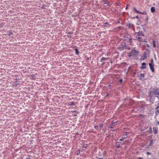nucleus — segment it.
I'll use <instances>...</instances> for the list:
<instances>
[{
	"mask_svg": "<svg viewBox=\"0 0 159 159\" xmlns=\"http://www.w3.org/2000/svg\"><path fill=\"white\" fill-rule=\"evenodd\" d=\"M151 63H150L149 64V66L150 68V69L152 72H154V65L153 63V60L152 59L151 60Z\"/></svg>",
	"mask_w": 159,
	"mask_h": 159,
	"instance_id": "1",
	"label": "nucleus"
},
{
	"mask_svg": "<svg viewBox=\"0 0 159 159\" xmlns=\"http://www.w3.org/2000/svg\"><path fill=\"white\" fill-rule=\"evenodd\" d=\"M133 10L136 13L138 14H140L143 15H146V12L145 11H144L143 12H140L139 11L136 10L135 7L133 8Z\"/></svg>",
	"mask_w": 159,
	"mask_h": 159,
	"instance_id": "2",
	"label": "nucleus"
},
{
	"mask_svg": "<svg viewBox=\"0 0 159 159\" xmlns=\"http://www.w3.org/2000/svg\"><path fill=\"white\" fill-rule=\"evenodd\" d=\"M154 93V95L157 97H158L159 95V91L157 89L155 90Z\"/></svg>",
	"mask_w": 159,
	"mask_h": 159,
	"instance_id": "3",
	"label": "nucleus"
},
{
	"mask_svg": "<svg viewBox=\"0 0 159 159\" xmlns=\"http://www.w3.org/2000/svg\"><path fill=\"white\" fill-rule=\"evenodd\" d=\"M146 68V64L145 62H143L142 64V66L141 67V68L142 69H144Z\"/></svg>",
	"mask_w": 159,
	"mask_h": 159,
	"instance_id": "4",
	"label": "nucleus"
},
{
	"mask_svg": "<svg viewBox=\"0 0 159 159\" xmlns=\"http://www.w3.org/2000/svg\"><path fill=\"white\" fill-rule=\"evenodd\" d=\"M73 48H75V53L77 55H79V52L78 50L76 48V46H74Z\"/></svg>",
	"mask_w": 159,
	"mask_h": 159,
	"instance_id": "5",
	"label": "nucleus"
},
{
	"mask_svg": "<svg viewBox=\"0 0 159 159\" xmlns=\"http://www.w3.org/2000/svg\"><path fill=\"white\" fill-rule=\"evenodd\" d=\"M130 52L132 53H134V56L137 53V52L135 49L132 50Z\"/></svg>",
	"mask_w": 159,
	"mask_h": 159,
	"instance_id": "6",
	"label": "nucleus"
},
{
	"mask_svg": "<svg viewBox=\"0 0 159 159\" xmlns=\"http://www.w3.org/2000/svg\"><path fill=\"white\" fill-rule=\"evenodd\" d=\"M136 39L138 40L139 41L141 42L143 41L141 37L140 36L136 37Z\"/></svg>",
	"mask_w": 159,
	"mask_h": 159,
	"instance_id": "7",
	"label": "nucleus"
},
{
	"mask_svg": "<svg viewBox=\"0 0 159 159\" xmlns=\"http://www.w3.org/2000/svg\"><path fill=\"white\" fill-rule=\"evenodd\" d=\"M151 12L153 13L155 11V7H152L151 8Z\"/></svg>",
	"mask_w": 159,
	"mask_h": 159,
	"instance_id": "8",
	"label": "nucleus"
},
{
	"mask_svg": "<svg viewBox=\"0 0 159 159\" xmlns=\"http://www.w3.org/2000/svg\"><path fill=\"white\" fill-rule=\"evenodd\" d=\"M75 105V102H72L69 103V106H74Z\"/></svg>",
	"mask_w": 159,
	"mask_h": 159,
	"instance_id": "9",
	"label": "nucleus"
},
{
	"mask_svg": "<svg viewBox=\"0 0 159 159\" xmlns=\"http://www.w3.org/2000/svg\"><path fill=\"white\" fill-rule=\"evenodd\" d=\"M108 58H105L104 57H102L101 59V61H103L107 60Z\"/></svg>",
	"mask_w": 159,
	"mask_h": 159,
	"instance_id": "10",
	"label": "nucleus"
},
{
	"mask_svg": "<svg viewBox=\"0 0 159 159\" xmlns=\"http://www.w3.org/2000/svg\"><path fill=\"white\" fill-rule=\"evenodd\" d=\"M134 53H132L131 52H130L128 55V56L129 57H134Z\"/></svg>",
	"mask_w": 159,
	"mask_h": 159,
	"instance_id": "11",
	"label": "nucleus"
},
{
	"mask_svg": "<svg viewBox=\"0 0 159 159\" xmlns=\"http://www.w3.org/2000/svg\"><path fill=\"white\" fill-rule=\"evenodd\" d=\"M134 53H132L131 52H130L128 55V56L129 57H134Z\"/></svg>",
	"mask_w": 159,
	"mask_h": 159,
	"instance_id": "12",
	"label": "nucleus"
},
{
	"mask_svg": "<svg viewBox=\"0 0 159 159\" xmlns=\"http://www.w3.org/2000/svg\"><path fill=\"white\" fill-rule=\"evenodd\" d=\"M18 83H17V81H16L13 84V86H17Z\"/></svg>",
	"mask_w": 159,
	"mask_h": 159,
	"instance_id": "13",
	"label": "nucleus"
},
{
	"mask_svg": "<svg viewBox=\"0 0 159 159\" xmlns=\"http://www.w3.org/2000/svg\"><path fill=\"white\" fill-rule=\"evenodd\" d=\"M158 107H157L156 108V110H157V111L156 112V115H158V114H159V110H157V109H158Z\"/></svg>",
	"mask_w": 159,
	"mask_h": 159,
	"instance_id": "14",
	"label": "nucleus"
},
{
	"mask_svg": "<svg viewBox=\"0 0 159 159\" xmlns=\"http://www.w3.org/2000/svg\"><path fill=\"white\" fill-rule=\"evenodd\" d=\"M152 42H153V47L154 48H156V43H155V41L153 40V41H152Z\"/></svg>",
	"mask_w": 159,
	"mask_h": 159,
	"instance_id": "15",
	"label": "nucleus"
},
{
	"mask_svg": "<svg viewBox=\"0 0 159 159\" xmlns=\"http://www.w3.org/2000/svg\"><path fill=\"white\" fill-rule=\"evenodd\" d=\"M153 131L154 132V134H157V130L156 129L154 128L153 129Z\"/></svg>",
	"mask_w": 159,
	"mask_h": 159,
	"instance_id": "16",
	"label": "nucleus"
},
{
	"mask_svg": "<svg viewBox=\"0 0 159 159\" xmlns=\"http://www.w3.org/2000/svg\"><path fill=\"white\" fill-rule=\"evenodd\" d=\"M109 25L107 22L105 23L104 27H108Z\"/></svg>",
	"mask_w": 159,
	"mask_h": 159,
	"instance_id": "17",
	"label": "nucleus"
},
{
	"mask_svg": "<svg viewBox=\"0 0 159 159\" xmlns=\"http://www.w3.org/2000/svg\"><path fill=\"white\" fill-rule=\"evenodd\" d=\"M138 35L139 36H140L141 35L143 36V34H142V33L141 32H139L138 33Z\"/></svg>",
	"mask_w": 159,
	"mask_h": 159,
	"instance_id": "18",
	"label": "nucleus"
},
{
	"mask_svg": "<svg viewBox=\"0 0 159 159\" xmlns=\"http://www.w3.org/2000/svg\"><path fill=\"white\" fill-rule=\"evenodd\" d=\"M144 74L143 73H141L140 74V77L141 78H143L144 77Z\"/></svg>",
	"mask_w": 159,
	"mask_h": 159,
	"instance_id": "19",
	"label": "nucleus"
},
{
	"mask_svg": "<svg viewBox=\"0 0 159 159\" xmlns=\"http://www.w3.org/2000/svg\"><path fill=\"white\" fill-rule=\"evenodd\" d=\"M103 126V124H99V127L101 128H102Z\"/></svg>",
	"mask_w": 159,
	"mask_h": 159,
	"instance_id": "20",
	"label": "nucleus"
},
{
	"mask_svg": "<svg viewBox=\"0 0 159 159\" xmlns=\"http://www.w3.org/2000/svg\"><path fill=\"white\" fill-rule=\"evenodd\" d=\"M103 2H104V4H105L107 3V0H103Z\"/></svg>",
	"mask_w": 159,
	"mask_h": 159,
	"instance_id": "21",
	"label": "nucleus"
},
{
	"mask_svg": "<svg viewBox=\"0 0 159 159\" xmlns=\"http://www.w3.org/2000/svg\"><path fill=\"white\" fill-rule=\"evenodd\" d=\"M116 123V122H112V124L111 125V126L110 127V128H112V126L113 125V124H114V123Z\"/></svg>",
	"mask_w": 159,
	"mask_h": 159,
	"instance_id": "22",
	"label": "nucleus"
},
{
	"mask_svg": "<svg viewBox=\"0 0 159 159\" xmlns=\"http://www.w3.org/2000/svg\"><path fill=\"white\" fill-rule=\"evenodd\" d=\"M98 126L96 125L94 126L95 129L96 130H98Z\"/></svg>",
	"mask_w": 159,
	"mask_h": 159,
	"instance_id": "23",
	"label": "nucleus"
},
{
	"mask_svg": "<svg viewBox=\"0 0 159 159\" xmlns=\"http://www.w3.org/2000/svg\"><path fill=\"white\" fill-rule=\"evenodd\" d=\"M13 34V33L12 32H11L9 34H8V35L9 36H11V35H12Z\"/></svg>",
	"mask_w": 159,
	"mask_h": 159,
	"instance_id": "24",
	"label": "nucleus"
},
{
	"mask_svg": "<svg viewBox=\"0 0 159 159\" xmlns=\"http://www.w3.org/2000/svg\"><path fill=\"white\" fill-rule=\"evenodd\" d=\"M126 136H127V135L128 134H128V132H126ZM127 137V136H126V137H123V139H125V138H126V137Z\"/></svg>",
	"mask_w": 159,
	"mask_h": 159,
	"instance_id": "25",
	"label": "nucleus"
},
{
	"mask_svg": "<svg viewBox=\"0 0 159 159\" xmlns=\"http://www.w3.org/2000/svg\"><path fill=\"white\" fill-rule=\"evenodd\" d=\"M129 40L130 43H132V39L130 38L129 39Z\"/></svg>",
	"mask_w": 159,
	"mask_h": 159,
	"instance_id": "26",
	"label": "nucleus"
},
{
	"mask_svg": "<svg viewBox=\"0 0 159 159\" xmlns=\"http://www.w3.org/2000/svg\"><path fill=\"white\" fill-rule=\"evenodd\" d=\"M147 153L148 155H150V153L149 152H147Z\"/></svg>",
	"mask_w": 159,
	"mask_h": 159,
	"instance_id": "27",
	"label": "nucleus"
},
{
	"mask_svg": "<svg viewBox=\"0 0 159 159\" xmlns=\"http://www.w3.org/2000/svg\"><path fill=\"white\" fill-rule=\"evenodd\" d=\"M123 138L122 139H120V141H122L123 140Z\"/></svg>",
	"mask_w": 159,
	"mask_h": 159,
	"instance_id": "28",
	"label": "nucleus"
},
{
	"mask_svg": "<svg viewBox=\"0 0 159 159\" xmlns=\"http://www.w3.org/2000/svg\"><path fill=\"white\" fill-rule=\"evenodd\" d=\"M153 141L152 140L150 141V143H153Z\"/></svg>",
	"mask_w": 159,
	"mask_h": 159,
	"instance_id": "29",
	"label": "nucleus"
},
{
	"mask_svg": "<svg viewBox=\"0 0 159 159\" xmlns=\"http://www.w3.org/2000/svg\"><path fill=\"white\" fill-rule=\"evenodd\" d=\"M72 33V32H69L68 33V34H71Z\"/></svg>",
	"mask_w": 159,
	"mask_h": 159,
	"instance_id": "30",
	"label": "nucleus"
},
{
	"mask_svg": "<svg viewBox=\"0 0 159 159\" xmlns=\"http://www.w3.org/2000/svg\"><path fill=\"white\" fill-rule=\"evenodd\" d=\"M147 47L148 48H149V46L148 44H147Z\"/></svg>",
	"mask_w": 159,
	"mask_h": 159,
	"instance_id": "31",
	"label": "nucleus"
},
{
	"mask_svg": "<svg viewBox=\"0 0 159 159\" xmlns=\"http://www.w3.org/2000/svg\"><path fill=\"white\" fill-rule=\"evenodd\" d=\"M157 123V124L159 125V122L158 121Z\"/></svg>",
	"mask_w": 159,
	"mask_h": 159,
	"instance_id": "32",
	"label": "nucleus"
},
{
	"mask_svg": "<svg viewBox=\"0 0 159 159\" xmlns=\"http://www.w3.org/2000/svg\"><path fill=\"white\" fill-rule=\"evenodd\" d=\"M122 81V80H120V81L121 82Z\"/></svg>",
	"mask_w": 159,
	"mask_h": 159,
	"instance_id": "33",
	"label": "nucleus"
},
{
	"mask_svg": "<svg viewBox=\"0 0 159 159\" xmlns=\"http://www.w3.org/2000/svg\"><path fill=\"white\" fill-rule=\"evenodd\" d=\"M139 159H143L141 158H139Z\"/></svg>",
	"mask_w": 159,
	"mask_h": 159,
	"instance_id": "34",
	"label": "nucleus"
},
{
	"mask_svg": "<svg viewBox=\"0 0 159 159\" xmlns=\"http://www.w3.org/2000/svg\"><path fill=\"white\" fill-rule=\"evenodd\" d=\"M99 159H103V158H99Z\"/></svg>",
	"mask_w": 159,
	"mask_h": 159,
	"instance_id": "35",
	"label": "nucleus"
},
{
	"mask_svg": "<svg viewBox=\"0 0 159 159\" xmlns=\"http://www.w3.org/2000/svg\"><path fill=\"white\" fill-rule=\"evenodd\" d=\"M127 8H128V7H126V9H127Z\"/></svg>",
	"mask_w": 159,
	"mask_h": 159,
	"instance_id": "36",
	"label": "nucleus"
},
{
	"mask_svg": "<svg viewBox=\"0 0 159 159\" xmlns=\"http://www.w3.org/2000/svg\"><path fill=\"white\" fill-rule=\"evenodd\" d=\"M138 16H136V18H138Z\"/></svg>",
	"mask_w": 159,
	"mask_h": 159,
	"instance_id": "37",
	"label": "nucleus"
},
{
	"mask_svg": "<svg viewBox=\"0 0 159 159\" xmlns=\"http://www.w3.org/2000/svg\"><path fill=\"white\" fill-rule=\"evenodd\" d=\"M108 94H107V95L106 96H108Z\"/></svg>",
	"mask_w": 159,
	"mask_h": 159,
	"instance_id": "38",
	"label": "nucleus"
}]
</instances>
